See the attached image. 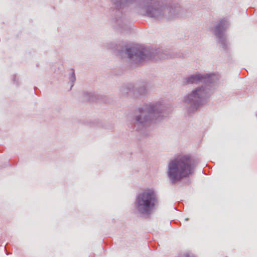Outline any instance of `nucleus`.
Here are the masks:
<instances>
[{"label":"nucleus","mask_w":257,"mask_h":257,"mask_svg":"<svg viewBox=\"0 0 257 257\" xmlns=\"http://www.w3.org/2000/svg\"><path fill=\"white\" fill-rule=\"evenodd\" d=\"M111 3L118 11L130 5L137 4L144 16L160 21L177 17L180 9L178 4L164 3L161 0H111Z\"/></svg>","instance_id":"nucleus-1"},{"label":"nucleus","mask_w":257,"mask_h":257,"mask_svg":"<svg viewBox=\"0 0 257 257\" xmlns=\"http://www.w3.org/2000/svg\"><path fill=\"white\" fill-rule=\"evenodd\" d=\"M164 106L159 101L144 104L138 109L136 114L129 124V127L137 132L142 131L151 123H156L164 117Z\"/></svg>","instance_id":"nucleus-2"},{"label":"nucleus","mask_w":257,"mask_h":257,"mask_svg":"<svg viewBox=\"0 0 257 257\" xmlns=\"http://www.w3.org/2000/svg\"><path fill=\"white\" fill-rule=\"evenodd\" d=\"M196 165L192 158L186 155L179 156L168 163L167 175L172 183L191 174Z\"/></svg>","instance_id":"nucleus-3"},{"label":"nucleus","mask_w":257,"mask_h":257,"mask_svg":"<svg viewBox=\"0 0 257 257\" xmlns=\"http://www.w3.org/2000/svg\"><path fill=\"white\" fill-rule=\"evenodd\" d=\"M214 91V88L199 86L187 94L183 98V102L189 114L195 112L199 107L208 101Z\"/></svg>","instance_id":"nucleus-4"},{"label":"nucleus","mask_w":257,"mask_h":257,"mask_svg":"<svg viewBox=\"0 0 257 257\" xmlns=\"http://www.w3.org/2000/svg\"><path fill=\"white\" fill-rule=\"evenodd\" d=\"M159 204V197L153 189H147L139 193L135 201L136 211L143 216H149L152 214Z\"/></svg>","instance_id":"nucleus-5"},{"label":"nucleus","mask_w":257,"mask_h":257,"mask_svg":"<svg viewBox=\"0 0 257 257\" xmlns=\"http://www.w3.org/2000/svg\"><path fill=\"white\" fill-rule=\"evenodd\" d=\"M125 53L127 55L132 63L138 65L146 59L153 58L154 55L151 49L140 45L126 46Z\"/></svg>","instance_id":"nucleus-6"},{"label":"nucleus","mask_w":257,"mask_h":257,"mask_svg":"<svg viewBox=\"0 0 257 257\" xmlns=\"http://www.w3.org/2000/svg\"><path fill=\"white\" fill-rule=\"evenodd\" d=\"M218 80V76L214 74L195 72L184 78V82L186 84H204L201 86L210 88V85L215 88V84Z\"/></svg>","instance_id":"nucleus-7"},{"label":"nucleus","mask_w":257,"mask_h":257,"mask_svg":"<svg viewBox=\"0 0 257 257\" xmlns=\"http://www.w3.org/2000/svg\"><path fill=\"white\" fill-rule=\"evenodd\" d=\"M229 25L228 21L225 19H222L213 28L214 34L217 38V43L226 51L229 50V43L225 32Z\"/></svg>","instance_id":"nucleus-8"},{"label":"nucleus","mask_w":257,"mask_h":257,"mask_svg":"<svg viewBox=\"0 0 257 257\" xmlns=\"http://www.w3.org/2000/svg\"><path fill=\"white\" fill-rule=\"evenodd\" d=\"M120 91L123 95H126L129 93H133L136 96L145 95L148 92V86L146 82H142L137 84L135 87L132 83L127 84L122 86Z\"/></svg>","instance_id":"nucleus-9"},{"label":"nucleus","mask_w":257,"mask_h":257,"mask_svg":"<svg viewBox=\"0 0 257 257\" xmlns=\"http://www.w3.org/2000/svg\"><path fill=\"white\" fill-rule=\"evenodd\" d=\"M70 81L71 82V88L73 86V83L76 80V78L75 76L74 71V70H72V72L71 73V75L69 78Z\"/></svg>","instance_id":"nucleus-10"},{"label":"nucleus","mask_w":257,"mask_h":257,"mask_svg":"<svg viewBox=\"0 0 257 257\" xmlns=\"http://www.w3.org/2000/svg\"><path fill=\"white\" fill-rule=\"evenodd\" d=\"M84 95L86 97L85 100L92 101V94L88 92H84Z\"/></svg>","instance_id":"nucleus-11"},{"label":"nucleus","mask_w":257,"mask_h":257,"mask_svg":"<svg viewBox=\"0 0 257 257\" xmlns=\"http://www.w3.org/2000/svg\"><path fill=\"white\" fill-rule=\"evenodd\" d=\"M17 77L16 75H14L13 76V81L14 84H16L17 86L19 85L18 82L17 80Z\"/></svg>","instance_id":"nucleus-12"},{"label":"nucleus","mask_w":257,"mask_h":257,"mask_svg":"<svg viewBox=\"0 0 257 257\" xmlns=\"http://www.w3.org/2000/svg\"><path fill=\"white\" fill-rule=\"evenodd\" d=\"M185 256V257H194L193 255H191L189 253H186Z\"/></svg>","instance_id":"nucleus-13"},{"label":"nucleus","mask_w":257,"mask_h":257,"mask_svg":"<svg viewBox=\"0 0 257 257\" xmlns=\"http://www.w3.org/2000/svg\"><path fill=\"white\" fill-rule=\"evenodd\" d=\"M188 220V218H186V219H185V220H186V221H187Z\"/></svg>","instance_id":"nucleus-14"},{"label":"nucleus","mask_w":257,"mask_h":257,"mask_svg":"<svg viewBox=\"0 0 257 257\" xmlns=\"http://www.w3.org/2000/svg\"><path fill=\"white\" fill-rule=\"evenodd\" d=\"M116 20L117 21H118V19H117L116 18Z\"/></svg>","instance_id":"nucleus-15"}]
</instances>
